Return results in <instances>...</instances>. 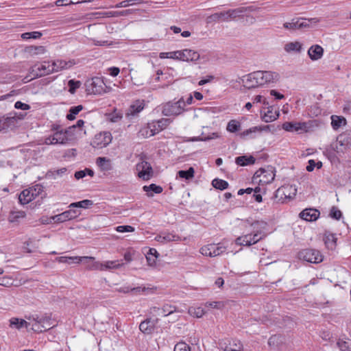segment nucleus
<instances>
[{
	"instance_id": "obj_20",
	"label": "nucleus",
	"mask_w": 351,
	"mask_h": 351,
	"mask_svg": "<svg viewBox=\"0 0 351 351\" xmlns=\"http://www.w3.org/2000/svg\"><path fill=\"white\" fill-rule=\"evenodd\" d=\"M155 240L161 243H166L171 241H180L181 237L173 232H161L155 237Z\"/></svg>"
},
{
	"instance_id": "obj_2",
	"label": "nucleus",
	"mask_w": 351,
	"mask_h": 351,
	"mask_svg": "<svg viewBox=\"0 0 351 351\" xmlns=\"http://www.w3.org/2000/svg\"><path fill=\"white\" fill-rule=\"evenodd\" d=\"M185 102L182 98L177 101H169L162 105V113L166 117L178 116L184 111Z\"/></svg>"
},
{
	"instance_id": "obj_3",
	"label": "nucleus",
	"mask_w": 351,
	"mask_h": 351,
	"mask_svg": "<svg viewBox=\"0 0 351 351\" xmlns=\"http://www.w3.org/2000/svg\"><path fill=\"white\" fill-rule=\"evenodd\" d=\"M43 186L37 184L32 187L24 189L19 195V203L25 205L34 199L43 191Z\"/></svg>"
},
{
	"instance_id": "obj_10",
	"label": "nucleus",
	"mask_w": 351,
	"mask_h": 351,
	"mask_svg": "<svg viewBox=\"0 0 351 351\" xmlns=\"http://www.w3.org/2000/svg\"><path fill=\"white\" fill-rule=\"evenodd\" d=\"M257 78L261 86L266 84L276 83L279 80V74L270 71H257Z\"/></svg>"
},
{
	"instance_id": "obj_27",
	"label": "nucleus",
	"mask_w": 351,
	"mask_h": 351,
	"mask_svg": "<svg viewBox=\"0 0 351 351\" xmlns=\"http://www.w3.org/2000/svg\"><path fill=\"white\" fill-rule=\"evenodd\" d=\"M305 123L285 122L282 124V129L287 132H293L304 130Z\"/></svg>"
},
{
	"instance_id": "obj_38",
	"label": "nucleus",
	"mask_w": 351,
	"mask_h": 351,
	"mask_svg": "<svg viewBox=\"0 0 351 351\" xmlns=\"http://www.w3.org/2000/svg\"><path fill=\"white\" fill-rule=\"evenodd\" d=\"M302 45L300 42H298V41L288 43L285 45V47H284L285 51H287L288 53H291V52L300 53L302 50Z\"/></svg>"
},
{
	"instance_id": "obj_8",
	"label": "nucleus",
	"mask_w": 351,
	"mask_h": 351,
	"mask_svg": "<svg viewBox=\"0 0 351 351\" xmlns=\"http://www.w3.org/2000/svg\"><path fill=\"white\" fill-rule=\"evenodd\" d=\"M254 178H261L259 182L264 184L271 183L275 178V168L268 166L266 169L261 168L254 173Z\"/></svg>"
},
{
	"instance_id": "obj_46",
	"label": "nucleus",
	"mask_w": 351,
	"mask_h": 351,
	"mask_svg": "<svg viewBox=\"0 0 351 351\" xmlns=\"http://www.w3.org/2000/svg\"><path fill=\"white\" fill-rule=\"evenodd\" d=\"M83 109V106L78 105L73 106L69 110V113L66 115L68 120L72 121L75 119V116Z\"/></svg>"
},
{
	"instance_id": "obj_29",
	"label": "nucleus",
	"mask_w": 351,
	"mask_h": 351,
	"mask_svg": "<svg viewBox=\"0 0 351 351\" xmlns=\"http://www.w3.org/2000/svg\"><path fill=\"white\" fill-rule=\"evenodd\" d=\"M87 258H93V259H83L84 261V264H85L86 268L88 270H102L103 267L101 265V263L99 261H95V257L93 256H86Z\"/></svg>"
},
{
	"instance_id": "obj_23",
	"label": "nucleus",
	"mask_w": 351,
	"mask_h": 351,
	"mask_svg": "<svg viewBox=\"0 0 351 351\" xmlns=\"http://www.w3.org/2000/svg\"><path fill=\"white\" fill-rule=\"evenodd\" d=\"M170 123L168 119H161L157 121L149 123V128L152 129V134H156L161 130H164Z\"/></svg>"
},
{
	"instance_id": "obj_56",
	"label": "nucleus",
	"mask_w": 351,
	"mask_h": 351,
	"mask_svg": "<svg viewBox=\"0 0 351 351\" xmlns=\"http://www.w3.org/2000/svg\"><path fill=\"white\" fill-rule=\"evenodd\" d=\"M152 132H153L152 129L149 128V123L146 128H144L139 131L138 135L141 136L144 138H147V137L153 136L155 135V134H152Z\"/></svg>"
},
{
	"instance_id": "obj_35",
	"label": "nucleus",
	"mask_w": 351,
	"mask_h": 351,
	"mask_svg": "<svg viewBox=\"0 0 351 351\" xmlns=\"http://www.w3.org/2000/svg\"><path fill=\"white\" fill-rule=\"evenodd\" d=\"M25 52L31 56L43 54L45 52V48L43 46H29L25 47Z\"/></svg>"
},
{
	"instance_id": "obj_50",
	"label": "nucleus",
	"mask_w": 351,
	"mask_h": 351,
	"mask_svg": "<svg viewBox=\"0 0 351 351\" xmlns=\"http://www.w3.org/2000/svg\"><path fill=\"white\" fill-rule=\"evenodd\" d=\"M241 128V124L239 121L236 120H231L228 122L227 125V130L230 132H236Z\"/></svg>"
},
{
	"instance_id": "obj_45",
	"label": "nucleus",
	"mask_w": 351,
	"mask_h": 351,
	"mask_svg": "<svg viewBox=\"0 0 351 351\" xmlns=\"http://www.w3.org/2000/svg\"><path fill=\"white\" fill-rule=\"evenodd\" d=\"M212 185L214 188L219 190H224L228 187V183L226 180L215 178L212 181Z\"/></svg>"
},
{
	"instance_id": "obj_14",
	"label": "nucleus",
	"mask_w": 351,
	"mask_h": 351,
	"mask_svg": "<svg viewBox=\"0 0 351 351\" xmlns=\"http://www.w3.org/2000/svg\"><path fill=\"white\" fill-rule=\"evenodd\" d=\"M59 129L60 126L58 125L53 126L52 128V130L54 131V133L52 135L54 138V141L56 144H66L69 141H70L69 134L71 133V132L69 129L65 130Z\"/></svg>"
},
{
	"instance_id": "obj_30",
	"label": "nucleus",
	"mask_w": 351,
	"mask_h": 351,
	"mask_svg": "<svg viewBox=\"0 0 351 351\" xmlns=\"http://www.w3.org/2000/svg\"><path fill=\"white\" fill-rule=\"evenodd\" d=\"M324 241L326 247L330 250L335 249L337 245V238L334 234L327 233L324 234Z\"/></svg>"
},
{
	"instance_id": "obj_22",
	"label": "nucleus",
	"mask_w": 351,
	"mask_h": 351,
	"mask_svg": "<svg viewBox=\"0 0 351 351\" xmlns=\"http://www.w3.org/2000/svg\"><path fill=\"white\" fill-rule=\"evenodd\" d=\"M157 323L158 319H147L140 324L139 329L144 333L151 334L154 331L155 326Z\"/></svg>"
},
{
	"instance_id": "obj_44",
	"label": "nucleus",
	"mask_w": 351,
	"mask_h": 351,
	"mask_svg": "<svg viewBox=\"0 0 351 351\" xmlns=\"http://www.w3.org/2000/svg\"><path fill=\"white\" fill-rule=\"evenodd\" d=\"M93 205V202L90 199H84L80 202H74L69 205V208H86Z\"/></svg>"
},
{
	"instance_id": "obj_49",
	"label": "nucleus",
	"mask_w": 351,
	"mask_h": 351,
	"mask_svg": "<svg viewBox=\"0 0 351 351\" xmlns=\"http://www.w3.org/2000/svg\"><path fill=\"white\" fill-rule=\"evenodd\" d=\"M43 34L40 32H25L21 35V37L23 40H27L30 38L38 39L42 36Z\"/></svg>"
},
{
	"instance_id": "obj_40",
	"label": "nucleus",
	"mask_w": 351,
	"mask_h": 351,
	"mask_svg": "<svg viewBox=\"0 0 351 351\" xmlns=\"http://www.w3.org/2000/svg\"><path fill=\"white\" fill-rule=\"evenodd\" d=\"M269 130V125H263V126H254V127H252L250 129H247L245 131H243L241 135L242 136H248L252 133H256V132H261L263 131H268Z\"/></svg>"
},
{
	"instance_id": "obj_4",
	"label": "nucleus",
	"mask_w": 351,
	"mask_h": 351,
	"mask_svg": "<svg viewBox=\"0 0 351 351\" xmlns=\"http://www.w3.org/2000/svg\"><path fill=\"white\" fill-rule=\"evenodd\" d=\"M86 91L88 94L101 95L107 92L104 80L99 77H95L85 82Z\"/></svg>"
},
{
	"instance_id": "obj_36",
	"label": "nucleus",
	"mask_w": 351,
	"mask_h": 351,
	"mask_svg": "<svg viewBox=\"0 0 351 351\" xmlns=\"http://www.w3.org/2000/svg\"><path fill=\"white\" fill-rule=\"evenodd\" d=\"M337 142L341 146L347 148L351 147V134L350 133H343L339 134L337 138Z\"/></svg>"
},
{
	"instance_id": "obj_62",
	"label": "nucleus",
	"mask_w": 351,
	"mask_h": 351,
	"mask_svg": "<svg viewBox=\"0 0 351 351\" xmlns=\"http://www.w3.org/2000/svg\"><path fill=\"white\" fill-rule=\"evenodd\" d=\"M247 239V236L239 237L236 239L235 243L238 245L250 246V241H245Z\"/></svg>"
},
{
	"instance_id": "obj_33",
	"label": "nucleus",
	"mask_w": 351,
	"mask_h": 351,
	"mask_svg": "<svg viewBox=\"0 0 351 351\" xmlns=\"http://www.w3.org/2000/svg\"><path fill=\"white\" fill-rule=\"evenodd\" d=\"M29 323L23 319L12 317L10 319V326L11 328H15L19 330L23 327L27 328L29 327Z\"/></svg>"
},
{
	"instance_id": "obj_26",
	"label": "nucleus",
	"mask_w": 351,
	"mask_h": 351,
	"mask_svg": "<svg viewBox=\"0 0 351 351\" xmlns=\"http://www.w3.org/2000/svg\"><path fill=\"white\" fill-rule=\"evenodd\" d=\"M250 10L249 8L240 7L235 9L228 10L229 21L234 20L237 18H242L244 16L245 13Z\"/></svg>"
},
{
	"instance_id": "obj_11",
	"label": "nucleus",
	"mask_w": 351,
	"mask_h": 351,
	"mask_svg": "<svg viewBox=\"0 0 351 351\" xmlns=\"http://www.w3.org/2000/svg\"><path fill=\"white\" fill-rule=\"evenodd\" d=\"M112 141V135L109 132H104L97 134L91 143V145L97 149H101L108 145Z\"/></svg>"
},
{
	"instance_id": "obj_42",
	"label": "nucleus",
	"mask_w": 351,
	"mask_h": 351,
	"mask_svg": "<svg viewBox=\"0 0 351 351\" xmlns=\"http://www.w3.org/2000/svg\"><path fill=\"white\" fill-rule=\"evenodd\" d=\"M195 170L193 167H189L187 170H180L178 172V176L185 180H190L194 177Z\"/></svg>"
},
{
	"instance_id": "obj_39",
	"label": "nucleus",
	"mask_w": 351,
	"mask_h": 351,
	"mask_svg": "<svg viewBox=\"0 0 351 351\" xmlns=\"http://www.w3.org/2000/svg\"><path fill=\"white\" fill-rule=\"evenodd\" d=\"M159 254L155 248H150L146 255L147 261L150 266H153L156 264V259L158 257Z\"/></svg>"
},
{
	"instance_id": "obj_53",
	"label": "nucleus",
	"mask_w": 351,
	"mask_h": 351,
	"mask_svg": "<svg viewBox=\"0 0 351 351\" xmlns=\"http://www.w3.org/2000/svg\"><path fill=\"white\" fill-rule=\"evenodd\" d=\"M213 247H215V244H208L207 245H204L202 247H201L199 252L200 253L204 256H208L212 257V250Z\"/></svg>"
},
{
	"instance_id": "obj_28",
	"label": "nucleus",
	"mask_w": 351,
	"mask_h": 351,
	"mask_svg": "<svg viewBox=\"0 0 351 351\" xmlns=\"http://www.w3.org/2000/svg\"><path fill=\"white\" fill-rule=\"evenodd\" d=\"M285 338L281 335H274L268 340L269 346L273 349H277L285 342Z\"/></svg>"
},
{
	"instance_id": "obj_37",
	"label": "nucleus",
	"mask_w": 351,
	"mask_h": 351,
	"mask_svg": "<svg viewBox=\"0 0 351 351\" xmlns=\"http://www.w3.org/2000/svg\"><path fill=\"white\" fill-rule=\"evenodd\" d=\"M243 344L238 339H232L225 347L224 351H241L243 350Z\"/></svg>"
},
{
	"instance_id": "obj_16",
	"label": "nucleus",
	"mask_w": 351,
	"mask_h": 351,
	"mask_svg": "<svg viewBox=\"0 0 351 351\" xmlns=\"http://www.w3.org/2000/svg\"><path fill=\"white\" fill-rule=\"evenodd\" d=\"M241 80L243 86L248 89L254 88L261 86L259 80L257 78L256 71L243 76Z\"/></svg>"
},
{
	"instance_id": "obj_15",
	"label": "nucleus",
	"mask_w": 351,
	"mask_h": 351,
	"mask_svg": "<svg viewBox=\"0 0 351 351\" xmlns=\"http://www.w3.org/2000/svg\"><path fill=\"white\" fill-rule=\"evenodd\" d=\"M18 118L15 116H3L0 118V131L13 130L17 126Z\"/></svg>"
},
{
	"instance_id": "obj_13",
	"label": "nucleus",
	"mask_w": 351,
	"mask_h": 351,
	"mask_svg": "<svg viewBox=\"0 0 351 351\" xmlns=\"http://www.w3.org/2000/svg\"><path fill=\"white\" fill-rule=\"evenodd\" d=\"M136 169L138 170V177L144 180H149L154 174L151 165L147 161H142L137 164Z\"/></svg>"
},
{
	"instance_id": "obj_59",
	"label": "nucleus",
	"mask_w": 351,
	"mask_h": 351,
	"mask_svg": "<svg viewBox=\"0 0 351 351\" xmlns=\"http://www.w3.org/2000/svg\"><path fill=\"white\" fill-rule=\"evenodd\" d=\"M49 325L45 326V325H41L39 323H34L32 324V330H33L36 332H42L43 331H46V330H49Z\"/></svg>"
},
{
	"instance_id": "obj_57",
	"label": "nucleus",
	"mask_w": 351,
	"mask_h": 351,
	"mask_svg": "<svg viewBox=\"0 0 351 351\" xmlns=\"http://www.w3.org/2000/svg\"><path fill=\"white\" fill-rule=\"evenodd\" d=\"M212 257L219 256L226 250V247L223 245H219L215 244V247L212 248Z\"/></svg>"
},
{
	"instance_id": "obj_47",
	"label": "nucleus",
	"mask_w": 351,
	"mask_h": 351,
	"mask_svg": "<svg viewBox=\"0 0 351 351\" xmlns=\"http://www.w3.org/2000/svg\"><path fill=\"white\" fill-rule=\"evenodd\" d=\"M25 217V213L24 211H13L11 212L9 216V221L10 222H16L21 218Z\"/></svg>"
},
{
	"instance_id": "obj_1",
	"label": "nucleus",
	"mask_w": 351,
	"mask_h": 351,
	"mask_svg": "<svg viewBox=\"0 0 351 351\" xmlns=\"http://www.w3.org/2000/svg\"><path fill=\"white\" fill-rule=\"evenodd\" d=\"M297 189L295 186H282L276 191L272 199L276 204H284L293 199L295 197Z\"/></svg>"
},
{
	"instance_id": "obj_54",
	"label": "nucleus",
	"mask_w": 351,
	"mask_h": 351,
	"mask_svg": "<svg viewBox=\"0 0 351 351\" xmlns=\"http://www.w3.org/2000/svg\"><path fill=\"white\" fill-rule=\"evenodd\" d=\"M332 126L334 129L339 128L341 125L343 121H346V119L343 117H340L338 116H332Z\"/></svg>"
},
{
	"instance_id": "obj_51",
	"label": "nucleus",
	"mask_w": 351,
	"mask_h": 351,
	"mask_svg": "<svg viewBox=\"0 0 351 351\" xmlns=\"http://www.w3.org/2000/svg\"><path fill=\"white\" fill-rule=\"evenodd\" d=\"M144 191L149 192L153 191L156 194L161 193L162 192V188L160 186H158L155 184H151L149 186H144L143 187Z\"/></svg>"
},
{
	"instance_id": "obj_55",
	"label": "nucleus",
	"mask_w": 351,
	"mask_h": 351,
	"mask_svg": "<svg viewBox=\"0 0 351 351\" xmlns=\"http://www.w3.org/2000/svg\"><path fill=\"white\" fill-rule=\"evenodd\" d=\"M179 51H171V52H162L160 53L159 57L160 58H171L174 60H178Z\"/></svg>"
},
{
	"instance_id": "obj_41",
	"label": "nucleus",
	"mask_w": 351,
	"mask_h": 351,
	"mask_svg": "<svg viewBox=\"0 0 351 351\" xmlns=\"http://www.w3.org/2000/svg\"><path fill=\"white\" fill-rule=\"evenodd\" d=\"M106 116L107 117V119L110 122L117 123L122 119L123 114L121 111H118L116 108H114L112 112L108 113L106 114Z\"/></svg>"
},
{
	"instance_id": "obj_43",
	"label": "nucleus",
	"mask_w": 351,
	"mask_h": 351,
	"mask_svg": "<svg viewBox=\"0 0 351 351\" xmlns=\"http://www.w3.org/2000/svg\"><path fill=\"white\" fill-rule=\"evenodd\" d=\"M123 264L119 263L118 261H106L104 263H101L102 265V270H107L110 269H118L120 268L122 266Z\"/></svg>"
},
{
	"instance_id": "obj_31",
	"label": "nucleus",
	"mask_w": 351,
	"mask_h": 351,
	"mask_svg": "<svg viewBox=\"0 0 351 351\" xmlns=\"http://www.w3.org/2000/svg\"><path fill=\"white\" fill-rule=\"evenodd\" d=\"M87 257H80V256H59L56 258V261L59 263H80L83 261V259H87ZM89 259H93V258H88Z\"/></svg>"
},
{
	"instance_id": "obj_48",
	"label": "nucleus",
	"mask_w": 351,
	"mask_h": 351,
	"mask_svg": "<svg viewBox=\"0 0 351 351\" xmlns=\"http://www.w3.org/2000/svg\"><path fill=\"white\" fill-rule=\"evenodd\" d=\"M144 108V106L142 103H137L136 104L132 105L129 108V112L127 113V115H135L140 112Z\"/></svg>"
},
{
	"instance_id": "obj_12",
	"label": "nucleus",
	"mask_w": 351,
	"mask_h": 351,
	"mask_svg": "<svg viewBox=\"0 0 351 351\" xmlns=\"http://www.w3.org/2000/svg\"><path fill=\"white\" fill-rule=\"evenodd\" d=\"M80 215L79 210L73 209L69 208V210H66L59 215L52 217V219L56 223H62L66 221L74 219Z\"/></svg>"
},
{
	"instance_id": "obj_52",
	"label": "nucleus",
	"mask_w": 351,
	"mask_h": 351,
	"mask_svg": "<svg viewBox=\"0 0 351 351\" xmlns=\"http://www.w3.org/2000/svg\"><path fill=\"white\" fill-rule=\"evenodd\" d=\"M68 86L69 87V91L71 94H74L77 88L81 86L80 81H75L74 80H70L68 82Z\"/></svg>"
},
{
	"instance_id": "obj_64",
	"label": "nucleus",
	"mask_w": 351,
	"mask_h": 351,
	"mask_svg": "<svg viewBox=\"0 0 351 351\" xmlns=\"http://www.w3.org/2000/svg\"><path fill=\"white\" fill-rule=\"evenodd\" d=\"M116 230L119 232H130L134 231V228L131 226H119Z\"/></svg>"
},
{
	"instance_id": "obj_19",
	"label": "nucleus",
	"mask_w": 351,
	"mask_h": 351,
	"mask_svg": "<svg viewBox=\"0 0 351 351\" xmlns=\"http://www.w3.org/2000/svg\"><path fill=\"white\" fill-rule=\"evenodd\" d=\"M75 62L73 60L65 61L59 59L53 60L51 62L53 73L59 72L64 69H68L73 66Z\"/></svg>"
},
{
	"instance_id": "obj_5",
	"label": "nucleus",
	"mask_w": 351,
	"mask_h": 351,
	"mask_svg": "<svg viewBox=\"0 0 351 351\" xmlns=\"http://www.w3.org/2000/svg\"><path fill=\"white\" fill-rule=\"evenodd\" d=\"M252 226L254 230V234L245 235L247 237L245 241H250V245L256 243L265 237L263 230L265 229L267 223L263 221H256L252 223Z\"/></svg>"
},
{
	"instance_id": "obj_34",
	"label": "nucleus",
	"mask_w": 351,
	"mask_h": 351,
	"mask_svg": "<svg viewBox=\"0 0 351 351\" xmlns=\"http://www.w3.org/2000/svg\"><path fill=\"white\" fill-rule=\"evenodd\" d=\"M256 159L252 156H241L235 158V162L239 166H246L255 163Z\"/></svg>"
},
{
	"instance_id": "obj_18",
	"label": "nucleus",
	"mask_w": 351,
	"mask_h": 351,
	"mask_svg": "<svg viewBox=\"0 0 351 351\" xmlns=\"http://www.w3.org/2000/svg\"><path fill=\"white\" fill-rule=\"evenodd\" d=\"M264 109H266L267 110L264 111V112L261 110V118L265 122L269 123L278 118L279 112L276 109H274L273 106H267L264 108Z\"/></svg>"
},
{
	"instance_id": "obj_61",
	"label": "nucleus",
	"mask_w": 351,
	"mask_h": 351,
	"mask_svg": "<svg viewBox=\"0 0 351 351\" xmlns=\"http://www.w3.org/2000/svg\"><path fill=\"white\" fill-rule=\"evenodd\" d=\"M13 284V280L11 277L5 276L0 278V285L3 287H10Z\"/></svg>"
},
{
	"instance_id": "obj_21",
	"label": "nucleus",
	"mask_w": 351,
	"mask_h": 351,
	"mask_svg": "<svg viewBox=\"0 0 351 351\" xmlns=\"http://www.w3.org/2000/svg\"><path fill=\"white\" fill-rule=\"evenodd\" d=\"M320 215V212L315 208H306L300 213L301 219L307 221H316Z\"/></svg>"
},
{
	"instance_id": "obj_25",
	"label": "nucleus",
	"mask_w": 351,
	"mask_h": 351,
	"mask_svg": "<svg viewBox=\"0 0 351 351\" xmlns=\"http://www.w3.org/2000/svg\"><path fill=\"white\" fill-rule=\"evenodd\" d=\"M324 54V49L319 45L311 46L308 50V55L312 60H317L322 58Z\"/></svg>"
},
{
	"instance_id": "obj_6",
	"label": "nucleus",
	"mask_w": 351,
	"mask_h": 351,
	"mask_svg": "<svg viewBox=\"0 0 351 351\" xmlns=\"http://www.w3.org/2000/svg\"><path fill=\"white\" fill-rule=\"evenodd\" d=\"M300 260L311 263H319L323 261V256L319 251L315 249H304L300 250L297 255Z\"/></svg>"
},
{
	"instance_id": "obj_17",
	"label": "nucleus",
	"mask_w": 351,
	"mask_h": 351,
	"mask_svg": "<svg viewBox=\"0 0 351 351\" xmlns=\"http://www.w3.org/2000/svg\"><path fill=\"white\" fill-rule=\"evenodd\" d=\"M199 59V54L193 50L185 49L179 51L178 60L196 62Z\"/></svg>"
},
{
	"instance_id": "obj_7",
	"label": "nucleus",
	"mask_w": 351,
	"mask_h": 351,
	"mask_svg": "<svg viewBox=\"0 0 351 351\" xmlns=\"http://www.w3.org/2000/svg\"><path fill=\"white\" fill-rule=\"evenodd\" d=\"M313 21L317 23L319 21L315 19H306L304 18H293L291 22H287L283 24V27L289 30L300 29L309 27V23Z\"/></svg>"
},
{
	"instance_id": "obj_24",
	"label": "nucleus",
	"mask_w": 351,
	"mask_h": 351,
	"mask_svg": "<svg viewBox=\"0 0 351 351\" xmlns=\"http://www.w3.org/2000/svg\"><path fill=\"white\" fill-rule=\"evenodd\" d=\"M176 311V306L170 304H165L161 308L159 307H153L151 308V313L158 315L167 316Z\"/></svg>"
},
{
	"instance_id": "obj_9",
	"label": "nucleus",
	"mask_w": 351,
	"mask_h": 351,
	"mask_svg": "<svg viewBox=\"0 0 351 351\" xmlns=\"http://www.w3.org/2000/svg\"><path fill=\"white\" fill-rule=\"evenodd\" d=\"M53 70L51 65V62L45 61L40 64H36L32 67L31 73L35 78L45 76L53 73Z\"/></svg>"
},
{
	"instance_id": "obj_63",
	"label": "nucleus",
	"mask_w": 351,
	"mask_h": 351,
	"mask_svg": "<svg viewBox=\"0 0 351 351\" xmlns=\"http://www.w3.org/2000/svg\"><path fill=\"white\" fill-rule=\"evenodd\" d=\"M338 346L342 351H351V341H339Z\"/></svg>"
},
{
	"instance_id": "obj_32",
	"label": "nucleus",
	"mask_w": 351,
	"mask_h": 351,
	"mask_svg": "<svg viewBox=\"0 0 351 351\" xmlns=\"http://www.w3.org/2000/svg\"><path fill=\"white\" fill-rule=\"evenodd\" d=\"M96 163L102 171H108L112 169L110 160L105 157L97 158Z\"/></svg>"
},
{
	"instance_id": "obj_58",
	"label": "nucleus",
	"mask_w": 351,
	"mask_h": 351,
	"mask_svg": "<svg viewBox=\"0 0 351 351\" xmlns=\"http://www.w3.org/2000/svg\"><path fill=\"white\" fill-rule=\"evenodd\" d=\"M329 215L332 219L339 220L342 217V213L336 206H332L330 209Z\"/></svg>"
},
{
	"instance_id": "obj_60",
	"label": "nucleus",
	"mask_w": 351,
	"mask_h": 351,
	"mask_svg": "<svg viewBox=\"0 0 351 351\" xmlns=\"http://www.w3.org/2000/svg\"><path fill=\"white\" fill-rule=\"evenodd\" d=\"M173 351H191V348L184 342H179L175 346Z\"/></svg>"
}]
</instances>
